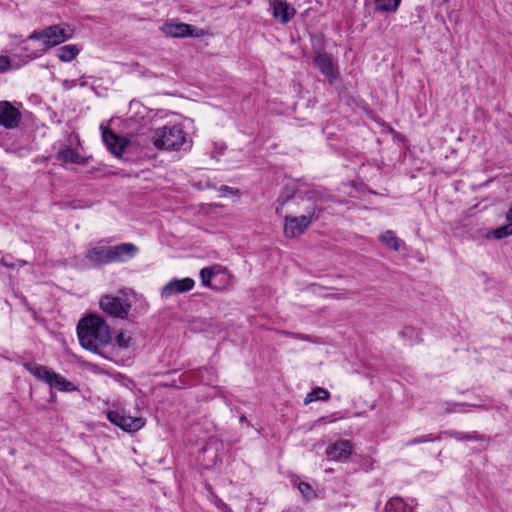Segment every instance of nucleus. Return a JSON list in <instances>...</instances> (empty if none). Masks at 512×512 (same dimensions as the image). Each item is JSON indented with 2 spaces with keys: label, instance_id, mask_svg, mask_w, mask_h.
Here are the masks:
<instances>
[{
  "label": "nucleus",
  "instance_id": "nucleus-1",
  "mask_svg": "<svg viewBox=\"0 0 512 512\" xmlns=\"http://www.w3.org/2000/svg\"><path fill=\"white\" fill-rule=\"evenodd\" d=\"M77 334L81 346L93 353H99L111 340L110 327L103 317L95 314L79 320Z\"/></svg>",
  "mask_w": 512,
  "mask_h": 512
},
{
  "label": "nucleus",
  "instance_id": "nucleus-2",
  "mask_svg": "<svg viewBox=\"0 0 512 512\" xmlns=\"http://www.w3.org/2000/svg\"><path fill=\"white\" fill-rule=\"evenodd\" d=\"M151 140L155 147L163 150H180L188 144L187 134L180 124H168L156 128Z\"/></svg>",
  "mask_w": 512,
  "mask_h": 512
},
{
  "label": "nucleus",
  "instance_id": "nucleus-3",
  "mask_svg": "<svg viewBox=\"0 0 512 512\" xmlns=\"http://www.w3.org/2000/svg\"><path fill=\"white\" fill-rule=\"evenodd\" d=\"M74 33L75 29L68 24L51 25L41 31L33 32L28 36L27 40L39 41L42 46L40 49L41 54L72 38Z\"/></svg>",
  "mask_w": 512,
  "mask_h": 512
},
{
  "label": "nucleus",
  "instance_id": "nucleus-4",
  "mask_svg": "<svg viewBox=\"0 0 512 512\" xmlns=\"http://www.w3.org/2000/svg\"><path fill=\"white\" fill-rule=\"evenodd\" d=\"M24 367L34 377L59 391L70 392L76 389L72 382L46 366L37 363H25Z\"/></svg>",
  "mask_w": 512,
  "mask_h": 512
},
{
  "label": "nucleus",
  "instance_id": "nucleus-5",
  "mask_svg": "<svg viewBox=\"0 0 512 512\" xmlns=\"http://www.w3.org/2000/svg\"><path fill=\"white\" fill-rule=\"evenodd\" d=\"M108 420L126 432H136L146 424V419L140 415H130L125 409L121 411L111 410L107 412Z\"/></svg>",
  "mask_w": 512,
  "mask_h": 512
},
{
  "label": "nucleus",
  "instance_id": "nucleus-6",
  "mask_svg": "<svg viewBox=\"0 0 512 512\" xmlns=\"http://www.w3.org/2000/svg\"><path fill=\"white\" fill-rule=\"evenodd\" d=\"M99 304L106 314L121 319L127 318L131 309V303L127 297L119 298L112 295H104L101 297Z\"/></svg>",
  "mask_w": 512,
  "mask_h": 512
},
{
  "label": "nucleus",
  "instance_id": "nucleus-7",
  "mask_svg": "<svg viewBox=\"0 0 512 512\" xmlns=\"http://www.w3.org/2000/svg\"><path fill=\"white\" fill-rule=\"evenodd\" d=\"M161 31L163 34L169 37L175 38H184V37H202L204 36V31L201 29H197L192 25L186 23H173L168 22L165 23L161 27Z\"/></svg>",
  "mask_w": 512,
  "mask_h": 512
},
{
  "label": "nucleus",
  "instance_id": "nucleus-8",
  "mask_svg": "<svg viewBox=\"0 0 512 512\" xmlns=\"http://www.w3.org/2000/svg\"><path fill=\"white\" fill-rule=\"evenodd\" d=\"M312 215L298 217L286 216L284 222V235L287 238H295L301 235L310 225Z\"/></svg>",
  "mask_w": 512,
  "mask_h": 512
},
{
  "label": "nucleus",
  "instance_id": "nucleus-9",
  "mask_svg": "<svg viewBox=\"0 0 512 512\" xmlns=\"http://www.w3.org/2000/svg\"><path fill=\"white\" fill-rule=\"evenodd\" d=\"M21 121V113L8 101L0 102V125L7 129L16 128Z\"/></svg>",
  "mask_w": 512,
  "mask_h": 512
},
{
  "label": "nucleus",
  "instance_id": "nucleus-10",
  "mask_svg": "<svg viewBox=\"0 0 512 512\" xmlns=\"http://www.w3.org/2000/svg\"><path fill=\"white\" fill-rule=\"evenodd\" d=\"M195 282L192 278L173 279L161 290V297L168 299L174 295L184 293L193 289Z\"/></svg>",
  "mask_w": 512,
  "mask_h": 512
},
{
  "label": "nucleus",
  "instance_id": "nucleus-11",
  "mask_svg": "<svg viewBox=\"0 0 512 512\" xmlns=\"http://www.w3.org/2000/svg\"><path fill=\"white\" fill-rule=\"evenodd\" d=\"M101 129L102 139L106 147L113 155L120 157L128 144V141L125 138L116 135L110 129L105 128L103 125L101 126Z\"/></svg>",
  "mask_w": 512,
  "mask_h": 512
},
{
  "label": "nucleus",
  "instance_id": "nucleus-12",
  "mask_svg": "<svg viewBox=\"0 0 512 512\" xmlns=\"http://www.w3.org/2000/svg\"><path fill=\"white\" fill-rule=\"evenodd\" d=\"M353 451V444L349 440H340L326 449V455L332 461H344L348 459Z\"/></svg>",
  "mask_w": 512,
  "mask_h": 512
},
{
  "label": "nucleus",
  "instance_id": "nucleus-13",
  "mask_svg": "<svg viewBox=\"0 0 512 512\" xmlns=\"http://www.w3.org/2000/svg\"><path fill=\"white\" fill-rule=\"evenodd\" d=\"M85 259L93 266L111 263V247L106 245H97L90 248Z\"/></svg>",
  "mask_w": 512,
  "mask_h": 512
},
{
  "label": "nucleus",
  "instance_id": "nucleus-14",
  "mask_svg": "<svg viewBox=\"0 0 512 512\" xmlns=\"http://www.w3.org/2000/svg\"><path fill=\"white\" fill-rule=\"evenodd\" d=\"M271 7L273 17L282 24H287L296 14L295 8L288 4L286 0H274Z\"/></svg>",
  "mask_w": 512,
  "mask_h": 512
},
{
  "label": "nucleus",
  "instance_id": "nucleus-15",
  "mask_svg": "<svg viewBox=\"0 0 512 512\" xmlns=\"http://www.w3.org/2000/svg\"><path fill=\"white\" fill-rule=\"evenodd\" d=\"M315 66L321 73L333 81L338 76V70L333 62V58L327 53H320L314 58Z\"/></svg>",
  "mask_w": 512,
  "mask_h": 512
},
{
  "label": "nucleus",
  "instance_id": "nucleus-16",
  "mask_svg": "<svg viewBox=\"0 0 512 512\" xmlns=\"http://www.w3.org/2000/svg\"><path fill=\"white\" fill-rule=\"evenodd\" d=\"M111 247V263L124 262L133 258L137 252L138 247L132 243H122Z\"/></svg>",
  "mask_w": 512,
  "mask_h": 512
},
{
  "label": "nucleus",
  "instance_id": "nucleus-17",
  "mask_svg": "<svg viewBox=\"0 0 512 512\" xmlns=\"http://www.w3.org/2000/svg\"><path fill=\"white\" fill-rule=\"evenodd\" d=\"M385 512H415L413 507L400 497L391 498L385 505Z\"/></svg>",
  "mask_w": 512,
  "mask_h": 512
},
{
  "label": "nucleus",
  "instance_id": "nucleus-18",
  "mask_svg": "<svg viewBox=\"0 0 512 512\" xmlns=\"http://www.w3.org/2000/svg\"><path fill=\"white\" fill-rule=\"evenodd\" d=\"M219 272L225 273V271L222 270L221 267L219 266L202 268L200 271V278L202 284L207 287L218 288L216 285L212 283V279L217 277V274Z\"/></svg>",
  "mask_w": 512,
  "mask_h": 512
},
{
  "label": "nucleus",
  "instance_id": "nucleus-19",
  "mask_svg": "<svg viewBox=\"0 0 512 512\" xmlns=\"http://www.w3.org/2000/svg\"><path fill=\"white\" fill-rule=\"evenodd\" d=\"M80 52V48L75 44H68L57 50V57L63 62H69L75 59Z\"/></svg>",
  "mask_w": 512,
  "mask_h": 512
},
{
  "label": "nucleus",
  "instance_id": "nucleus-20",
  "mask_svg": "<svg viewBox=\"0 0 512 512\" xmlns=\"http://www.w3.org/2000/svg\"><path fill=\"white\" fill-rule=\"evenodd\" d=\"M379 239L382 243H384L386 246L392 248L395 251H398L402 244L401 240L397 238V236L392 230H386L383 233H381Z\"/></svg>",
  "mask_w": 512,
  "mask_h": 512
},
{
  "label": "nucleus",
  "instance_id": "nucleus-21",
  "mask_svg": "<svg viewBox=\"0 0 512 512\" xmlns=\"http://www.w3.org/2000/svg\"><path fill=\"white\" fill-rule=\"evenodd\" d=\"M330 398L328 390L322 387H316L310 393H308L304 399V404L308 405L314 401H327Z\"/></svg>",
  "mask_w": 512,
  "mask_h": 512
},
{
  "label": "nucleus",
  "instance_id": "nucleus-22",
  "mask_svg": "<svg viewBox=\"0 0 512 512\" xmlns=\"http://www.w3.org/2000/svg\"><path fill=\"white\" fill-rule=\"evenodd\" d=\"M57 159L64 163H79L80 155L76 149L65 147L58 152Z\"/></svg>",
  "mask_w": 512,
  "mask_h": 512
},
{
  "label": "nucleus",
  "instance_id": "nucleus-23",
  "mask_svg": "<svg viewBox=\"0 0 512 512\" xmlns=\"http://www.w3.org/2000/svg\"><path fill=\"white\" fill-rule=\"evenodd\" d=\"M401 0H376L375 10L381 12H394L397 10Z\"/></svg>",
  "mask_w": 512,
  "mask_h": 512
},
{
  "label": "nucleus",
  "instance_id": "nucleus-24",
  "mask_svg": "<svg viewBox=\"0 0 512 512\" xmlns=\"http://www.w3.org/2000/svg\"><path fill=\"white\" fill-rule=\"evenodd\" d=\"M133 342L132 335L127 330H121L115 337L116 345L121 349H128L131 347Z\"/></svg>",
  "mask_w": 512,
  "mask_h": 512
},
{
  "label": "nucleus",
  "instance_id": "nucleus-25",
  "mask_svg": "<svg viewBox=\"0 0 512 512\" xmlns=\"http://www.w3.org/2000/svg\"><path fill=\"white\" fill-rule=\"evenodd\" d=\"M491 234L495 239H503L512 235V222L508 221L507 224L494 229Z\"/></svg>",
  "mask_w": 512,
  "mask_h": 512
},
{
  "label": "nucleus",
  "instance_id": "nucleus-26",
  "mask_svg": "<svg viewBox=\"0 0 512 512\" xmlns=\"http://www.w3.org/2000/svg\"><path fill=\"white\" fill-rule=\"evenodd\" d=\"M298 489L306 499H311L314 497V491L308 483L300 482Z\"/></svg>",
  "mask_w": 512,
  "mask_h": 512
},
{
  "label": "nucleus",
  "instance_id": "nucleus-27",
  "mask_svg": "<svg viewBox=\"0 0 512 512\" xmlns=\"http://www.w3.org/2000/svg\"><path fill=\"white\" fill-rule=\"evenodd\" d=\"M11 69V61L9 57L0 55V72H6Z\"/></svg>",
  "mask_w": 512,
  "mask_h": 512
},
{
  "label": "nucleus",
  "instance_id": "nucleus-28",
  "mask_svg": "<svg viewBox=\"0 0 512 512\" xmlns=\"http://www.w3.org/2000/svg\"><path fill=\"white\" fill-rule=\"evenodd\" d=\"M434 440H435V438H433L431 435H426V436H421V437L415 438V439L411 440L408 444H410V445L421 444V443H425V442H431Z\"/></svg>",
  "mask_w": 512,
  "mask_h": 512
},
{
  "label": "nucleus",
  "instance_id": "nucleus-29",
  "mask_svg": "<svg viewBox=\"0 0 512 512\" xmlns=\"http://www.w3.org/2000/svg\"><path fill=\"white\" fill-rule=\"evenodd\" d=\"M292 196L291 193L282 194L279 196L277 202H279L281 205H284L286 201Z\"/></svg>",
  "mask_w": 512,
  "mask_h": 512
},
{
  "label": "nucleus",
  "instance_id": "nucleus-30",
  "mask_svg": "<svg viewBox=\"0 0 512 512\" xmlns=\"http://www.w3.org/2000/svg\"><path fill=\"white\" fill-rule=\"evenodd\" d=\"M335 419L331 418V417H328V416H325V417H321L320 419H318L316 421V423H331V422H334Z\"/></svg>",
  "mask_w": 512,
  "mask_h": 512
},
{
  "label": "nucleus",
  "instance_id": "nucleus-31",
  "mask_svg": "<svg viewBox=\"0 0 512 512\" xmlns=\"http://www.w3.org/2000/svg\"><path fill=\"white\" fill-rule=\"evenodd\" d=\"M506 219H507V221L512 222V203L510 204V207L506 213Z\"/></svg>",
  "mask_w": 512,
  "mask_h": 512
},
{
  "label": "nucleus",
  "instance_id": "nucleus-32",
  "mask_svg": "<svg viewBox=\"0 0 512 512\" xmlns=\"http://www.w3.org/2000/svg\"><path fill=\"white\" fill-rule=\"evenodd\" d=\"M2 263H3V265H5L7 267H15V264H9L4 259L2 260Z\"/></svg>",
  "mask_w": 512,
  "mask_h": 512
},
{
  "label": "nucleus",
  "instance_id": "nucleus-33",
  "mask_svg": "<svg viewBox=\"0 0 512 512\" xmlns=\"http://www.w3.org/2000/svg\"><path fill=\"white\" fill-rule=\"evenodd\" d=\"M25 263V261H18V265H24Z\"/></svg>",
  "mask_w": 512,
  "mask_h": 512
}]
</instances>
